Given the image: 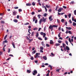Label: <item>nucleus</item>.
I'll list each match as a JSON object with an SVG mask.
<instances>
[{"label": "nucleus", "mask_w": 76, "mask_h": 76, "mask_svg": "<svg viewBox=\"0 0 76 76\" xmlns=\"http://www.w3.org/2000/svg\"><path fill=\"white\" fill-rule=\"evenodd\" d=\"M72 21H73L74 20V17H73V16H72Z\"/></svg>", "instance_id": "53"}, {"label": "nucleus", "mask_w": 76, "mask_h": 76, "mask_svg": "<svg viewBox=\"0 0 76 76\" xmlns=\"http://www.w3.org/2000/svg\"><path fill=\"white\" fill-rule=\"evenodd\" d=\"M61 10H63V8H60L58 10V12H61Z\"/></svg>", "instance_id": "4"}, {"label": "nucleus", "mask_w": 76, "mask_h": 76, "mask_svg": "<svg viewBox=\"0 0 76 76\" xmlns=\"http://www.w3.org/2000/svg\"><path fill=\"white\" fill-rule=\"evenodd\" d=\"M26 6H31V4H30V3L26 4Z\"/></svg>", "instance_id": "10"}, {"label": "nucleus", "mask_w": 76, "mask_h": 76, "mask_svg": "<svg viewBox=\"0 0 76 76\" xmlns=\"http://www.w3.org/2000/svg\"><path fill=\"white\" fill-rule=\"evenodd\" d=\"M65 43L67 45H68V41H67V40L65 41Z\"/></svg>", "instance_id": "32"}, {"label": "nucleus", "mask_w": 76, "mask_h": 76, "mask_svg": "<svg viewBox=\"0 0 76 76\" xmlns=\"http://www.w3.org/2000/svg\"><path fill=\"white\" fill-rule=\"evenodd\" d=\"M9 56H10V57H13V56L12 55L10 54L9 55Z\"/></svg>", "instance_id": "62"}, {"label": "nucleus", "mask_w": 76, "mask_h": 76, "mask_svg": "<svg viewBox=\"0 0 76 76\" xmlns=\"http://www.w3.org/2000/svg\"><path fill=\"white\" fill-rule=\"evenodd\" d=\"M39 36V33L38 32H37L36 33V37H38V36Z\"/></svg>", "instance_id": "14"}, {"label": "nucleus", "mask_w": 76, "mask_h": 76, "mask_svg": "<svg viewBox=\"0 0 76 76\" xmlns=\"http://www.w3.org/2000/svg\"><path fill=\"white\" fill-rule=\"evenodd\" d=\"M40 53H43V51H42V50H40Z\"/></svg>", "instance_id": "61"}, {"label": "nucleus", "mask_w": 76, "mask_h": 76, "mask_svg": "<svg viewBox=\"0 0 76 76\" xmlns=\"http://www.w3.org/2000/svg\"><path fill=\"white\" fill-rule=\"evenodd\" d=\"M38 28H35L33 29V30H37V29Z\"/></svg>", "instance_id": "58"}, {"label": "nucleus", "mask_w": 76, "mask_h": 76, "mask_svg": "<svg viewBox=\"0 0 76 76\" xmlns=\"http://www.w3.org/2000/svg\"><path fill=\"white\" fill-rule=\"evenodd\" d=\"M36 53V51L35 50H34V51H33L32 52V54H35Z\"/></svg>", "instance_id": "40"}, {"label": "nucleus", "mask_w": 76, "mask_h": 76, "mask_svg": "<svg viewBox=\"0 0 76 76\" xmlns=\"http://www.w3.org/2000/svg\"><path fill=\"white\" fill-rule=\"evenodd\" d=\"M49 29H52V28H53V26L52 25L50 26L49 27Z\"/></svg>", "instance_id": "15"}, {"label": "nucleus", "mask_w": 76, "mask_h": 76, "mask_svg": "<svg viewBox=\"0 0 76 76\" xmlns=\"http://www.w3.org/2000/svg\"><path fill=\"white\" fill-rule=\"evenodd\" d=\"M14 22H15V23H17V22H18V20H16V19H14V20H13Z\"/></svg>", "instance_id": "19"}, {"label": "nucleus", "mask_w": 76, "mask_h": 76, "mask_svg": "<svg viewBox=\"0 0 76 76\" xmlns=\"http://www.w3.org/2000/svg\"><path fill=\"white\" fill-rule=\"evenodd\" d=\"M69 22L70 23H72V20H69Z\"/></svg>", "instance_id": "55"}, {"label": "nucleus", "mask_w": 76, "mask_h": 76, "mask_svg": "<svg viewBox=\"0 0 76 76\" xmlns=\"http://www.w3.org/2000/svg\"><path fill=\"white\" fill-rule=\"evenodd\" d=\"M2 54H3V52L0 51V56H1V55H2Z\"/></svg>", "instance_id": "52"}, {"label": "nucleus", "mask_w": 76, "mask_h": 76, "mask_svg": "<svg viewBox=\"0 0 76 76\" xmlns=\"http://www.w3.org/2000/svg\"><path fill=\"white\" fill-rule=\"evenodd\" d=\"M7 35H6L4 37V39H6V38H7Z\"/></svg>", "instance_id": "42"}, {"label": "nucleus", "mask_w": 76, "mask_h": 76, "mask_svg": "<svg viewBox=\"0 0 76 76\" xmlns=\"http://www.w3.org/2000/svg\"><path fill=\"white\" fill-rule=\"evenodd\" d=\"M36 19L35 18V16H34L33 18V22H34Z\"/></svg>", "instance_id": "25"}, {"label": "nucleus", "mask_w": 76, "mask_h": 76, "mask_svg": "<svg viewBox=\"0 0 76 76\" xmlns=\"http://www.w3.org/2000/svg\"><path fill=\"white\" fill-rule=\"evenodd\" d=\"M58 8V6H57L56 7V8L55 9L56 10H57V9Z\"/></svg>", "instance_id": "49"}, {"label": "nucleus", "mask_w": 76, "mask_h": 76, "mask_svg": "<svg viewBox=\"0 0 76 76\" xmlns=\"http://www.w3.org/2000/svg\"><path fill=\"white\" fill-rule=\"evenodd\" d=\"M74 14L75 15H76V10H75L74 11Z\"/></svg>", "instance_id": "41"}, {"label": "nucleus", "mask_w": 76, "mask_h": 76, "mask_svg": "<svg viewBox=\"0 0 76 76\" xmlns=\"http://www.w3.org/2000/svg\"><path fill=\"white\" fill-rule=\"evenodd\" d=\"M63 8H64V9H66V8H67V7H66L65 6H63Z\"/></svg>", "instance_id": "56"}, {"label": "nucleus", "mask_w": 76, "mask_h": 76, "mask_svg": "<svg viewBox=\"0 0 76 76\" xmlns=\"http://www.w3.org/2000/svg\"><path fill=\"white\" fill-rule=\"evenodd\" d=\"M31 35V37H32V36H33V35H34V31L32 32Z\"/></svg>", "instance_id": "23"}, {"label": "nucleus", "mask_w": 76, "mask_h": 76, "mask_svg": "<svg viewBox=\"0 0 76 76\" xmlns=\"http://www.w3.org/2000/svg\"><path fill=\"white\" fill-rule=\"evenodd\" d=\"M37 16L39 17V19H40V17L41 16V15H37Z\"/></svg>", "instance_id": "29"}, {"label": "nucleus", "mask_w": 76, "mask_h": 76, "mask_svg": "<svg viewBox=\"0 0 76 76\" xmlns=\"http://www.w3.org/2000/svg\"><path fill=\"white\" fill-rule=\"evenodd\" d=\"M28 40L29 41L28 42L29 43H30V42H31V41H33V39H29Z\"/></svg>", "instance_id": "20"}, {"label": "nucleus", "mask_w": 76, "mask_h": 76, "mask_svg": "<svg viewBox=\"0 0 76 76\" xmlns=\"http://www.w3.org/2000/svg\"><path fill=\"white\" fill-rule=\"evenodd\" d=\"M46 47H50V45L48 44H46Z\"/></svg>", "instance_id": "26"}, {"label": "nucleus", "mask_w": 76, "mask_h": 76, "mask_svg": "<svg viewBox=\"0 0 76 76\" xmlns=\"http://www.w3.org/2000/svg\"><path fill=\"white\" fill-rule=\"evenodd\" d=\"M62 45H63V47H64V48L66 46V44L64 43H63Z\"/></svg>", "instance_id": "21"}, {"label": "nucleus", "mask_w": 76, "mask_h": 76, "mask_svg": "<svg viewBox=\"0 0 76 76\" xmlns=\"http://www.w3.org/2000/svg\"><path fill=\"white\" fill-rule=\"evenodd\" d=\"M26 38L27 40H28L29 39L28 38V36H26Z\"/></svg>", "instance_id": "60"}, {"label": "nucleus", "mask_w": 76, "mask_h": 76, "mask_svg": "<svg viewBox=\"0 0 76 76\" xmlns=\"http://www.w3.org/2000/svg\"><path fill=\"white\" fill-rule=\"evenodd\" d=\"M60 69H56V72H59V70H60Z\"/></svg>", "instance_id": "35"}, {"label": "nucleus", "mask_w": 76, "mask_h": 76, "mask_svg": "<svg viewBox=\"0 0 76 76\" xmlns=\"http://www.w3.org/2000/svg\"><path fill=\"white\" fill-rule=\"evenodd\" d=\"M43 58L44 59V60H47V57L46 56H44L43 57Z\"/></svg>", "instance_id": "9"}, {"label": "nucleus", "mask_w": 76, "mask_h": 76, "mask_svg": "<svg viewBox=\"0 0 76 76\" xmlns=\"http://www.w3.org/2000/svg\"><path fill=\"white\" fill-rule=\"evenodd\" d=\"M73 25L74 26H76V23L74 22H73Z\"/></svg>", "instance_id": "17"}, {"label": "nucleus", "mask_w": 76, "mask_h": 76, "mask_svg": "<svg viewBox=\"0 0 76 76\" xmlns=\"http://www.w3.org/2000/svg\"><path fill=\"white\" fill-rule=\"evenodd\" d=\"M30 58L31 60H34V57H33V56H31Z\"/></svg>", "instance_id": "39"}, {"label": "nucleus", "mask_w": 76, "mask_h": 76, "mask_svg": "<svg viewBox=\"0 0 76 76\" xmlns=\"http://www.w3.org/2000/svg\"><path fill=\"white\" fill-rule=\"evenodd\" d=\"M18 7H14V9H18Z\"/></svg>", "instance_id": "59"}, {"label": "nucleus", "mask_w": 76, "mask_h": 76, "mask_svg": "<svg viewBox=\"0 0 76 76\" xmlns=\"http://www.w3.org/2000/svg\"><path fill=\"white\" fill-rule=\"evenodd\" d=\"M66 50H70V49L69 48V47H68V46H66Z\"/></svg>", "instance_id": "11"}, {"label": "nucleus", "mask_w": 76, "mask_h": 76, "mask_svg": "<svg viewBox=\"0 0 76 76\" xmlns=\"http://www.w3.org/2000/svg\"><path fill=\"white\" fill-rule=\"evenodd\" d=\"M58 43H61V42H62L60 40H58Z\"/></svg>", "instance_id": "38"}, {"label": "nucleus", "mask_w": 76, "mask_h": 76, "mask_svg": "<svg viewBox=\"0 0 76 76\" xmlns=\"http://www.w3.org/2000/svg\"><path fill=\"white\" fill-rule=\"evenodd\" d=\"M70 4H75V2H74V1H72L70 3Z\"/></svg>", "instance_id": "34"}, {"label": "nucleus", "mask_w": 76, "mask_h": 76, "mask_svg": "<svg viewBox=\"0 0 76 76\" xmlns=\"http://www.w3.org/2000/svg\"><path fill=\"white\" fill-rule=\"evenodd\" d=\"M38 55H40V53H36V55L34 57L35 58H38V57H39V56H38Z\"/></svg>", "instance_id": "1"}, {"label": "nucleus", "mask_w": 76, "mask_h": 76, "mask_svg": "<svg viewBox=\"0 0 76 76\" xmlns=\"http://www.w3.org/2000/svg\"><path fill=\"white\" fill-rule=\"evenodd\" d=\"M1 23H2V24L4 23V21L1 20Z\"/></svg>", "instance_id": "37"}, {"label": "nucleus", "mask_w": 76, "mask_h": 76, "mask_svg": "<svg viewBox=\"0 0 76 76\" xmlns=\"http://www.w3.org/2000/svg\"><path fill=\"white\" fill-rule=\"evenodd\" d=\"M19 12H22V9H19Z\"/></svg>", "instance_id": "46"}, {"label": "nucleus", "mask_w": 76, "mask_h": 76, "mask_svg": "<svg viewBox=\"0 0 76 76\" xmlns=\"http://www.w3.org/2000/svg\"><path fill=\"white\" fill-rule=\"evenodd\" d=\"M61 22L62 23H64V20L63 19H62L61 20Z\"/></svg>", "instance_id": "22"}, {"label": "nucleus", "mask_w": 76, "mask_h": 76, "mask_svg": "<svg viewBox=\"0 0 76 76\" xmlns=\"http://www.w3.org/2000/svg\"><path fill=\"white\" fill-rule=\"evenodd\" d=\"M31 31V29H28V33H29L30 34H31V32H30L29 31Z\"/></svg>", "instance_id": "45"}, {"label": "nucleus", "mask_w": 76, "mask_h": 76, "mask_svg": "<svg viewBox=\"0 0 76 76\" xmlns=\"http://www.w3.org/2000/svg\"><path fill=\"white\" fill-rule=\"evenodd\" d=\"M60 45V44L59 43H56L55 45V46H59Z\"/></svg>", "instance_id": "18"}, {"label": "nucleus", "mask_w": 76, "mask_h": 76, "mask_svg": "<svg viewBox=\"0 0 76 76\" xmlns=\"http://www.w3.org/2000/svg\"><path fill=\"white\" fill-rule=\"evenodd\" d=\"M12 13V15L13 16H15V15H16V13H17V12H16V11H14Z\"/></svg>", "instance_id": "3"}, {"label": "nucleus", "mask_w": 76, "mask_h": 76, "mask_svg": "<svg viewBox=\"0 0 76 76\" xmlns=\"http://www.w3.org/2000/svg\"><path fill=\"white\" fill-rule=\"evenodd\" d=\"M4 15V14H3V13L0 14V16H3Z\"/></svg>", "instance_id": "63"}, {"label": "nucleus", "mask_w": 76, "mask_h": 76, "mask_svg": "<svg viewBox=\"0 0 76 76\" xmlns=\"http://www.w3.org/2000/svg\"><path fill=\"white\" fill-rule=\"evenodd\" d=\"M47 14L45 13L44 14V16H45V17L46 16H47Z\"/></svg>", "instance_id": "43"}, {"label": "nucleus", "mask_w": 76, "mask_h": 76, "mask_svg": "<svg viewBox=\"0 0 76 76\" xmlns=\"http://www.w3.org/2000/svg\"><path fill=\"white\" fill-rule=\"evenodd\" d=\"M46 76H49V72H48L47 74L46 75Z\"/></svg>", "instance_id": "64"}, {"label": "nucleus", "mask_w": 76, "mask_h": 76, "mask_svg": "<svg viewBox=\"0 0 76 76\" xmlns=\"http://www.w3.org/2000/svg\"><path fill=\"white\" fill-rule=\"evenodd\" d=\"M32 5L33 6H35V3L34 2H32Z\"/></svg>", "instance_id": "33"}, {"label": "nucleus", "mask_w": 76, "mask_h": 76, "mask_svg": "<svg viewBox=\"0 0 76 76\" xmlns=\"http://www.w3.org/2000/svg\"><path fill=\"white\" fill-rule=\"evenodd\" d=\"M43 35V38L45 37V35H46V34H45V33H44Z\"/></svg>", "instance_id": "30"}, {"label": "nucleus", "mask_w": 76, "mask_h": 76, "mask_svg": "<svg viewBox=\"0 0 76 76\" xmlns=\"http://www.w3.org/2000/svg\"><path fill=\"white\" fill-rule=\"evenodd\" d=\"M66 28L67 29H69V30H71V29H72V28L71 27H66Z\"/></svg>", "instance_id": "7"}, {"label": "nucleus", "mask_w": 76, "mask_h": 76, "mask_svg": "<svg viewBox=\"0 0 76 76\" xmlns=\"http://www.w3.org/2000/svg\"><path fill=\"white\" fill-rule=\"evenodd\" d=\"M47 37H45V41H46V40H47Z\"/></svg>", "instance_id": "54"}, {"label": "nucleus", "mask_w": 76, "mask_h": 76, "mask_svg": "<svg viewBox=\"0 0 76 76\" xmlns=\"http://www.w3.org/2000/svg\"><path fill=\"white\" fill-rule=\"evenodd\" d=\"M69 42H70V44H72V45L73 46V43H72V41H71V40L70 39V38H69Z\"/></svg>", "instance_id": "6"}, {"label": "nucleus", "mask_w": 76, "mask_h": 76, "mask_svg": "<svg viewBox=\"0 0 76 76\" xmlns=\"http://www.w3.org/2000/svg\"><path fill=\"white\" fill-rule=\"evenodd\" d=\"M37 71L36 70H35L33 71V75H35L36 74H37Z\"/></svg>", "instance_id": "2"}, {"label": "nucleus", "mask_w": 76, "mask_h": 76, "mask_svg": "<svg viewBox=\"0 0 76 76\" xmlns=\"http://www.w3.org/2000/svg\"><path fill=\"white\" fill-rule=\"evenodd\" d=\"M27 72H28V73H30L31 72V71L30 70H27Z\"/></svg>", "instance_id": "28"}, {"label": "nucleus", "mask_w": 76, "mask_h": 76, "mask_svg": "<svg viewBox=\"0 0 76 76\" xmlns=\"http://www.w3.org/2000/svg\"><path fill=\"white\" fill-rule=\"evenodd\" d=\"M12 45L13 48H15V44L13 42L12 43Z\"/></svg>", "instance_id": "13"}, {"label": "nucleus", "mask_w": 76, "mask_h": 76, "mask_svg": "<svg viewBox=\"0 0 76 76\" xmlns=\"http://www.w3.org/2000/svg\"><path fill=\"white\" fill-rule=\"evenodd\" d=\"M38 39H39V40H42V39H41V38H40V37H38Z\"/></svg>", "instance_id": "57"}, {"label": "nucleus", "mask_w": 76, "mask_h": 76, "mask_svg": "<svg viewBox=\"0 0 76 76\" xmlns=\"http://www.w3.org/2000/svg\"><path fill=\"white\" fill-rule=\"evenodd\" d=\"M52 18V16H50L49 17V20H50V19H51V18Z\"/></svg>", "instance_id": "47"}, {"label": "nucleus", "mask_w": 76, "mask_h": 76, "mask_svg": "<svg viewBox=\"0 0 76 76\" xmlns=\"http://www.w3.org/2000/svg\"><path fill=\"white\" fill-rule=\"evenodd\" d=\"M53 43H54L53 41L52 40H50V44H53Z\"/></svg>", "instance_id": "12"}, {"label": "nucleus", "mask_w": 76, "mask_h": 76, "mask_svg": "<svg viewBox=\"0 0 76 76\" xmlns=\"http://www.w3.org/2000/svg\"><path fill=\"white\" fill-rule=\"evenodd\" d=\"M41 44L42 45L43 47H45V44H44V42H41Z\"/></svg>", "instance_id": "8"}, {"label": "nucleus", "mask_w": 76, "mask_h": 76, "mask_svg": "<svg viewBox=\"0 0 76 76\" xmlns=\"http://www.w3.org/2000/svg\"><path fill=\"white\" fill-rule=\"evenodd\" d=\"M37 22H38V20H36L35 22V23H37Z\"/></svg>", "instance_id": "48"}, {"label": "nucleus", "mask_w": 76, "mask_h": 76, "mask_svg": "<svg viewBox=\"0 0 76 76\" xmlns=\"http://www.w3.org/2000/svg\"><path fill=\"white\" fill-rule=\"evenodd\" d=\"M68 33L69 34H72V33L71 32V31H68Z\"/></svg>", "instance_id": "27"}, {"label": "nucleus", "mask_w": 76, "mask_h": 76, "mask_svg": "<svg viewBox=\"0 0 76 76\" xmlns=\"http://www.w3.org/2000/svg\"><path fill=\"white\" fill-rule=\"evenodd\" d=\"M40 48L41 50H44V48H43V47H40Z\"/></svg>", "instance_id": "31"}, {"label": "nucleus", "mask_w": 76, "mask_h": 76, "mask_svg": "<svg viewBox=\"0 0 76 76\" xmlns=\"http://www.w3.org/2000/svg\"><path fill=\"white\" fill-rule=\"evenodd\" d=\"M58 36L59 37V38H60V33H59L58 34Z\"/></svg>", "instance_id": "51"}, {"label": "nucleus", "mask_w": 76, "mask_h": 76, "mask_svg": "<svg viewBox=\"0 0 76 76\" xmlns=\"http://www.w3.org/2000/svg\"><path fill=\"white\" fill-rule=\"evenodd\" d=\"M68 16L69 17V18H70V17H71V14H69L68 15Z\"/></svg>", "instance_id": "36"}, {"label": "nucleus", "mask_w": 76, "mask_h": 76, "mask_svg": "<svg viewBox=\"0 0 76 76\" xmlns=\"http://www.w3.org/2000/svg\"><path fill=\"white\" fill-rule=\"evenodd\" d=\"M53 26V27H54V28H57V26H57L56 25H53V26Z\"/></svg>", "instance_id": "24"}, {"label": "nucleus", "mask_w": 76, "mask_h": 76, "mask_svg": "<svg viewBox=\"0 0 76 76\" xmlns=\"http://www.w3.org/2000/svg\"><path fill=\"white\" fill-rule=\"evenodd\" d=\"M45 6L47 8H49L50 7L47 5H46Z\"/></svg>", "instance_id": "50"}, {"label": "nucleus", "mask_w": 76, "mask_h": 76, "mask_svg": "<svg viewBox=\"0 0 76 76\" xmlns=\"http://www.w3.org/2000/svg\"><path fill=\"white\" fill-rule=\"evenodd\" d=\"M42 21V19H41L39 21V24H41Z\"/></svg>", "instance_id": "16"}, {"label": "nucleus", "mask_w": 76, "mask_h": 76, "mask_svg": "<svg viewBox=\"0 0 76 76\" xmlns=\"http://www.w3.org/2000/svg\"><path fill=\"white\" fill-rule=\"evenodd\" d=\"M44 33H43V32H40V34L41 35H43Z\"/></svg>", "instance_id": "44"}, {"label": "nucleus", "mask_w": 76, "mask_h": 76, "mask_svg": "<svg viewBox=\"0 0 76 76\" xmlns=\"http://www.w3.org/2000/svg\"><path fill=\"white\" fill-rule=\"evenodd\" d=\"M42 21H43L44 22H46V18H45L43 17L42 18Z\"/></svg>", "instance_id": "5"}]
</instances>
